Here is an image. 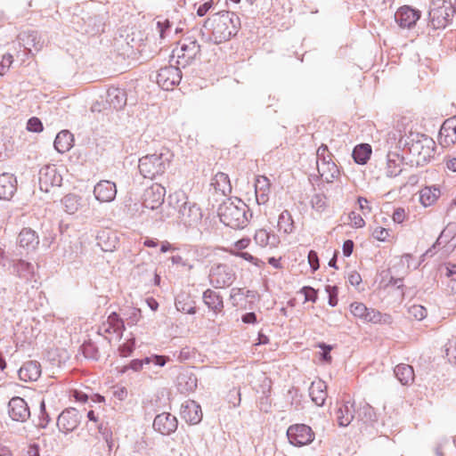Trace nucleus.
<instances>
[{"label": "nucleus", "instance_id": "obj_1", "mask_svg": "<svg viewBox=\"0 0 456 456\" xmlns=\"http://www.w3.org/2000/svg\"><path fill=\"white\" fill-rule=\"evenodd\" d=\"M204 26L210 30V39L215 44L229 41L240 28V17L229 11H223L208 18Z\"/></svg>", "mask_w": 456, "mask_h": 456}, {"label": "nucleus", "instance_id": "obj_2", "mask_svg": "<svg viewBox=\"0 0 456 456\" xmlns=\"http://www.w3.org/2000/svg\"><path fill=\"white\" fill-rule=\"evenodd\" d=\"M169 210L162 214V219L174 218L177 222L191 225L201 219L200 208L188 200V197L183 191H175L169 196Z\"/></svg>", "mask_w": 456, "mask_h": 456}, {"label": "nucleus", "instance_id": "obj_3", "mask_svg": "<svg viewBox=\"0 0 456 456\" xmlns=\"http://www.w3.org/2000/svg\"><path fill=\"white\" fill-rule=\"evenodd\" d=\"M220 221L232 229H242L248 224L247 205L241 200H227L218 208Z\"/></svg>", "mask_w": 456, "mask_h": 456}, {"label": "nucleus", "instance_id": "obj_4", "mask_svg": "<svg viewBox=\"0 0 456 456\" xmlns=\"http://www.w3.org/2000/svg\"><path fill=\"white\" fill-rule=\"evenodd\" d=\"M317 170L320 177L326 183H333L340 175L339 169L333 160L327 145H321L316 152Z\"/></svg>", "mask_w": 456, "mask_h": 456}, {"label": "nucleus", "instance_id": "obj_5", "mask_svg": "<svg viewBox=\"0 0 456 456\" xmlns=\"http://www.w3.org/2000/svg\"><path fill=\"white\" fill-rule=\"evenodd\" d=\"M349 311L354 318L363 323L381 324L388 323L391 321L390 315L384 314L374 308H369L362 302L351 303Z\"/></svg>", "mask_w": 456, "mask_h": 456}, {"label": "nucleus", "instance_id": "obj_6", "mask_svg": "<svg viewBox=\"0 0 456 456\" xmlns=\"http://www.w3.org/2000/svg\"><path fill=\"white\" fill-rule=\"evenodd\" d=\"M164 153H155L143 156L139 159V171L145 178L154 179L164 174L168 160L164 159Z\"/></svg>", "mask_w": 456, "mask_h": 456}, {"label": "nucleus", "instance_id": "obj_7", "mask_svg": "<svg viewBox=\"0 0 456 456\" xmlns=\"http://www.w3.org/2000/svg\"><path fill=\"white\" fill-rule=\"evenodd\" d=\"M411 161L417 166L428 164L435 155V142L433 140L424 137L413 142L409 147Z\"/></svg>", "mask_w": 456, "mask_h": 456}, {"label": "nucleus", "instance_id": "obj_8", "mask_svg": "<svg viewBox=\"0 0 456 456\" xmlns=\"http://www.w3.org/2000/svg\"><path fill=\"white\" fill-rule=\"evenodd\" d=\"M236 274L232 267L224 264H217L211 267L209 281L216 288H225L232 284Z\"/></svg>", "mask_w": 456, "mask_h": 456}, {"label": "nucleus", "instance_id": "obj_9", "mask_svg": "<svg viewBox=\"0 0 456 456\" xmlns=\"http://www.w3.org/2000/svg\"><path fill=\"white\" fill-rule=\"evenodd\" d=\"M200 53V45L196 39L186 38L180 47L174 51V56L177 58V63L183 67L189 65Z\"/></svg>", "mask_w": 456, "mask_h": 456}, {"label": "nucleus", "instance_id": "obj_10", "mask_svg": "<svg viewBox=\"0 0 456 456\" xmlns=\"http://www.w3.org/2000/svg\"><path fill=\"white\" fill-rule=\"evenodd\" d=\"M287 436L291 444L304 446L311 444L314 439L312 428L305 424H295L288 428Z\"/></svg>", "mask_w": 456, "mask_h": 456}, {"label": "nucleus", "instance_id": "obj_11", "mask_svg": "<svg viewBox=\"0 0 456 456\" xmlns=\"http://www.w3.org/2000/svg\"><path fill=\"white\" fill-rule=\"evenodd\" d=\"M165 196V187L154 183L145 189L142 194V206L151 210L158 209L164 203Z\"/></svg>", "mask_w": 456, "mask_h": 456}, {"label": "nucleus", "instance_id": "obj_12", "mask_svg": "<svg viewBox=\"0 0 456 456\" xmlns=\"http://www.w3.org/2000/svg\"><path fill=\"white\" fill-rule=\"evenodd\" d=\"M62 177L54 166H45L39 172V187L49 192L53 188L61 185Z\"/></svg>", "mask_w": 456, "mask_h": 456}, {"label": "nucleus", "instance_id": "obj_13", "mask_svg": "<svg viewBox=\"0 0 456 456\" xmlns=\"http://www.w3.org/2000/svg\"><path fill=\"white\" fill-rule=\"evenodd\" d=\"M452 18V6L443 4L434 7L429 12L430 24L436 29H441L447 27Z\"/></svg>", "mask_w": 456, "mask_h": 456}, {"label": "nucleus", "instance_id": "obj_14", "mask_svg": "<svg viewBox=\"0 0 456 456\" xmlns=\"http://www.w3.org/2000/svg\"><path fill=\"white\" fill-rule=\"evenodd\" d=\"M181 80V72L174 66L164 67L159 69L157 83L164 90H172Z\"/></svg>", "mask_w": 456, "mask_h": 456}, {"label": "nucleus", "instance_id": "obj_15", "mask_svg": "<svg viewBox=\"0 0 456 456\" xmlns=\"http://www.w3.org/2000/svg\"><path fill=\"white\" fill-rule=\"evenodd\" d=\"M80 418L77 409L68 408L58 417L57 426L64 433L71 432L77 428Z\"/></svg>", "mask_w": 456, "mask_h": 456}, {"label": "nucleus", "instance_id": "obj_16", "mask_svg": "<svg viewBox=\"0 0 456 456\" xmlns=\"http://www.w3.org/2000/svg\"><path fill=\"white\" fill-rule=\"evenodd\" d=\"M438 142L443 147H451L456 142V116L447 118L443 123Z\"/></svg>", "mask_w": 456, "mask_h": 456}, {"label": "nucleus", "instance_id": "obj_17", "mask_svg": "<svg viewBox=\"0 0 456 456\" xmlns=\"http://www.w3.org/2000/svg\"><path fill=\"white\" fill-rule=\"evenodd\" d=\"M177 425L176 418L168 412L157 415L153 421L154 429L165 436L175 432L177 428Z\"/></svg>", "mask_w": 456, "mask_h": 456}, {"label": "nucleus", "instance_id": "obj_18", "mask_svg": "<svg viewBox=\"0 0 456 456\" xmlns=\"http://www.w3.org/2000/svg\"><path fill=\"white\" fill-rule=\"evenodd\" d=\"M420 18V12L409 5L400 7L395 12V20L402 28H411Z\"/></svg>", "mask_w": 456, "mask_h": 456}, {"label": "nucleus", "instance_id": "obj_19", "mask_svg": "<svg viewBox=\"0 0 456 456\" xmlns=\"http://www.w3.org/2000/svg\"><path fill=\"white\" fill-rule=\"evenodd\" d=\"M9 415L16 421H24L29 417V409L21 397H13L9 402Z\"/></svg>", "mask_w": 456, "mask_h": 456}, {"label": "nucleus", "instance_id": "obj_20", "mask_svg": "<svg viewBox=\"0 0 456 456\" xmlns=\"http://www.w3.org/2000/svg\"><path fill=\"white\" fill-rule=\"evenodd\" d=\"M94 193L99 201L110 202L116 197V184L110 181H100L94 186Z\"/></svg>", "mask_w": 456, "mask_h": 456}, {"label": "nucleus", "instance_id": "obj_21", "mask_svg": "<svg viewBox=\"0 0 456 456\" xmlns=\"http://www.w3.org/2000/svg\"><path fill=\"white\" fill-rule=\"evenodd\" d=\"M17 190L16 177L9 173L0 175V200H10Z\"/></svg>", "mask_w": 456, "mask_h": 456}, {"label": "nucleus", "instance_id": "obj_22", "mask_svg": "<svg viewBox=\"0 0 456 456\" xmlns=\"http://www.w3.org/2000/svg\"><path fill=\"white\" fill-rule=\"evenodd\" d=\"M182 418L190 424H198L202 419L200 405L195 401H187L182 406Z\"/></svg>", "mask_w": 456, "mask_h": 456}, {"label": "nucleus", "instance_id": "obj_23", "mask_svg": "<svg viewBox=\"0 0 456 456\" xmlns=\"http://www.w3.org/2000/svg\"><path fill=\"white\" fill-rule=\"evenodd\" d=\"M18 245L27 251H34L39 245V237L30 228H23L18 236Z\"/></svg>", "mask_w": 456, "mask_h": 456}, {"label": "nucleus", "instance_id": "obj_24", "mask_svg": "<svg viewBox=\"0 0 456 456\" xmlns=\"http://www.w3.org/2000/svg\"><path fill=\"white\" fill-rule=\"evenodd\" d=\"M97 244L105 252L114 251L118 245V238L115 232L105 229L97 235Z\"/></svg>", "mask_w": 456, "mask_h": 456}, {"label": "nucleus", "instance_id": "obj_25", "mask_svg": "<svg viewBox=\"0 0 456 456\" xmlns=\"http://www.w3.org/2000/svg\"><path fill=\"white\" fill-rule=\"evenodd\" d=\"M202 299L204 304L214 313V314L217 315L223 312L224 301L218 292L211 289H208L204 291Z\"/></svg>", "mask_w": 456, "mask_h": 456}, {"label": "nucleus", "instance_id": "obj_26", "mask_svg": "<svg viewBox=\"0 0 456 456\" xmlns=\"http://www.w3.org/2000/svg\"><path fill=\"white\" fill-rule=\"evenodd\" d=\"M18 374L20 380L36 381L41 375V366L35 361L27 362L20 368Z\"/></svg>", "mask_w": 456, "mask_h": 456}, {"label": "nucleus", "instance_id": "obj_27", "mask_svg": "<svg viewBox=\"0 0 456 456\" xmlns=\"http://www.w3.org/2000/svg\"><path fill=\"white\" fill-rule=\"evenodd\" d=\"M254 240L261 248H276L280 244L279 237L265 229H258L254 235Z\"/></svg>", "mask_w": 456, "mask_h": 456}, {"label": "nucleus", "instance_id": "obj_28", "mask_svg": "<svg viewBox=\"0 0 456 456\" xmlns=\"http://www.w3.org/2000/svg\"><path fill=\"white\" fill-rule=\"evenodd\" d=\"M126 93L123 89L112 87L107 92V102L116 110H122L126 105Z\"/></svg>", "mask_w": 456, "mask_h": 456}, {"label": "nucleus", "instance_id": "obj_29", "mask_svg": "<svg viewBox=\"0 0 456 456\" xmlns=\"http://www.w3.org/2000/svg\"><path fill=\"white\" fill-rule=\"evenodd\" d=\"M336 419L340 427L348 426L354 419L353 404L349 402L340 403L336 411Z\"/></svg>", "mask_w": 456, "mask_h": 456}, {"label": "nucleus", "instance_id": "obj_30", "mask_svg": "<svg viewBox=\"0 0 456 456\" xmlns=\"http://www.w3.org/2000/svg\"><path fill=\"white\" fill-rule=\"evenodd\" d=\"M309 395L316 405H323L327 398L326 385L324 382L322 380L312 382L309 388Z\"/></svg>", "mask_w": 456, "mask_h": 456}, {"label": "nucleus", "instance_id": "obj_31", "mask_svg": "<svg viewBox=\"0 0 456 456\" xmlns=\"http://www.w3.org/2000/svg\"><path fill=\"white\" fill-rule=\"evenodd\" d=\"M271 183L269 179L265 175H259L256 179L255 191L256 201L258 203H265L268 200Z\"/></svg>", "mask_w": 456, "mask_h": 456}, {"label": "nucleus", "instance_id": "obj_32", "mask_svg": "<svg viewBox=\"0 0 456 456\" xmlns=\"http://www.w3.org/2000/svg\"><path fill=\"white\" fill-rule=\"evenodd\" d=\"M73 134L68 130L61 131L54 140L55 149L61 152H67L73 145Z\"/></svg>", "mask_w": 456, "mask_h": 456}, {"label": "nucleus", "instance_id": "obj_33", "mask_svg": "<svg viewBox=\"0 0 456 456\" xmlns=\"http://www.w3.org/2000/svg\"><path fill=\"white\" fill-rule=\"evenodd\" d=\"M211 184L216 191H220L223 195H226L232 191L229 176L223 172H218L215 175Z\"/></svg>", "mask_w": 456, "mask_h": 456}, {"label": "nucleus", "instance_id": "obj_34", "mask_svg": "<svg viewBox=\"0 0 456 456\" xmlns=\"http://www.w3.org/2000/svg\"><path fill=\"white\" fill-rule=\"evenodd\" d=\"M395 374L403 385H409L414 380V370L411 365L398 364L395 368Z\"/></svg>", "mask_w": 456, "mask_h": 456}, {"label": "nucleus", "instance_id": "obj_35", "mask_svg": "<svg viewBox=\"0 0 456 456\" xmlns=\"http://www.w3.org/2000/svg\"><path fill=\"white\" fill-rule=\"evenodd\" d=\"M372 150L368 143H362L354 147L353 151V158L358 164H365L370 158Z\"/></svg>", "mask_w": 456, "mask_h": 456}, {"label": "nucleus", "instance_id": "obj_36", "mask_svg": "<svg viewBox=\"0 0 456 456\" xmlns=\"http://www.w3.org/2000/svg\"><path fill=\"white\" fill-rule=\"evenodd\" d=\"M439 196V191L432 187H425L419 191V201L424 207L433 205Z\"/></svg>", "mask_w": 456, "mask_h": 456}, {"label": "nucleus", "instance_id": "obj_37", "mask_svg": "<svg viewBox=\"0 0 456 456\" xmlns=\"http://www.w3.org/2000/svg\"><path fill=\"white\" fill-rule=\"evenodd\" d=\"M65 211L69 214H75L81 207V198L75 194H68L62 200Z\"/></svg>", "mask_w": 456, "mask_h": 456}, {"label": "nucleus", "instance_id": "obj_38", "mask_svg": "<svg viewBox=\"0 0 456 456\" xmlns=\"http://www.w3.org/2000/svg\"><path fill=\"white\" fill-rule=\"evenodd\" d=\"M278 227L280 230H283L284 232L289 233L293 230V220L290 213L288 210H284L281 213L278 219Z\"/></svg>", "mask_w": 456, "mask_h": 456}, {"label": "nucleus", "instance_id": "obj_39", "mask_svg": "<svg viewBox=\"0 0 456 456\" xmlns=\"http://www.w3.org/2000/svg\"><path fill=\"white\" fill-rule=\"evenodd\" d=\"M107 325L108 327L104 329L105 333H110L111 330H113V331H117L118 330L124 328L122 319H120L118 314L116 313H112L109 315L107 319Z\"/></svg>", "mask_w": 456, "mask_h": 456}, {"label": "nucleus", "instance_id": "obj_40", "mask_svg": "<svg viewBox=\"0 0 456 456\" xmlns=\"http://www.w3.org/2000/svg\"><path fill=\"white\" fill-rule=\"evenodd\" d=\"M408 314L411 318L417 321H422L428 315L427 309L420 305H413L410 306L408 309Z\"/></svg>", "mask_w": 456, "mask_h": 456}, {"label": "nucleus", "instance_id": "obj_41", "mask_svg": "<svg viewBox=\"0 0 456 456\" xmlns=\"http://www.w3.org/2000/svg\"><path fill=\"white\" fill-rule=\"evenodd\" d=\"M232 255H234V256H240L241 258H243L244 260L251 263L252 265L257 266V267H263L265 265V262L262 261L261 259L254 256L253 255H251L250 253L248 252H235L234 250H230L229 251Z\"/></svg>", "mask_w": 456, "mask_h": 456}, {"label": "nucleus", "instance_id": "obj_42", "mask_svg": "<svg viewBox=\"0 0 456 456\" xmlns=\"http://www.w3.org/2000/svg\"><path fill=\"white\" fill-rule=\"evenodd\" d=\"M402 172L401 164L395 159H388L387 163V175L388 177H395Z\"/></svg>", "mask_w": 456, "mask_h": 456}, {"label": "nucleus", "instance_id": "obj_43", "mask_svg": "<svg viewBox=\"0 0 456 456\" xmlns=\"http://www.w3.org/2000/svg\"><path fill=\"white\" fill-rule=\"evenodd\" d=\"M371 235L379 241H387L390 238V232L388 229L378 226L373 229Z\"/></svg>", "mask_w": 456, "mask_h": 456}, {"label": "nucleus", "instance_id": "obj_44", "mask_svg": "<svg viewBox=\"0 0 456 456\" xmlns=\"http://www.w3.org/2000/svg\"><path fill=\"white\" fill-rule=\"evenodd\" d=\"M135 346V340L134 338L127 339L123 345H121L118 348L119 354L122 357L129 356Z\"/></svg>", "mask_w": 456, "mask_h": 456}, {"label": "nucleus", "instance_id": "obj_45", "mask_svg": "<svg viewBox=\"0 0 456 456\" xmlns=\"http://www.w3.org/2000/svg\"><path fill=\"white\" fill-rule=\"evenodd\" d=\"M249 293H251L250 290H247L244 289H233L231 292V299L233 301V304L235 305H240V301L242 298H245L248 297Z\"/></svg>", "mask_w": 456, "mask_h": 456}, {"label": "nucleus", "instance_id": "obj_46", "mask_svg": "<svg viewBox=\"0 0 456 456\" xmlns=\"http://www.w3.org/2000/svg\"><path fill=\"white\" fill-rule=\"evenodd\" d=\"M43 124L37 117L30 118L27 122V129L29 132L40 133L43 131Z\"/></svg>", "mask_w": 456, "mask_h": 456}, {"label": "nucleus", "instance_id": "obj_47", "mask_svg": "<svg viewBox=\"0 0 456 456\" xmlns=\"http://www.w3.org/2000/svg\"><path fill=\"white\" fill-rule=\"evenodd\" d=\"M13 62V57L10 53L4 54L0 61V75L3 76L7 73L10 67Z\"/></svg>", "mask_w": 456, "mask_h": 456}, {"label": "nucleus", "instance_id": "obj_48", "mask_svg": "<svg viewBox=\"0 0 456 456\" xmlns=\"http://www.w3.org/2000/svg\"><path fill=\"white\" fill-rule=\"evenodd\" d=\"M317 346L322 350V353L320 354L321 361L328 363L331 362L332 357L330 355V351L332 350V346L323 343L318 344Z\"/></svg>", "mask_w": 456, "mask_h": 456}, {"label": "nucleus", "instance_id": "obj_49", "mask_svg": "<svg viewBox=\"0 0 456 456\" xmlns=\"http://www.w3.org/2000/svg\"><path fill=\"white\" fill-rule=\"evenodd\" d=\"M300 293L304 295L305 301H311L314 303L317 300V290L312 287H303L300 290Z\"/></svg>", "mask_w": 456, "mask_h": 456}, {"label": "nucleus", "instance_id": "obj_50", "mask_svg": "<svg viewBox=\"0 0 456 456\" xmlns=\"http://www.w3.org/2000/svg\"><path fill=\"white\" fill-rule=\"evenodd\" d=\"M175 306L178 311H181L183 313H186V314H190L196 313L195 306L192 305V304H190L188 305L186 304H183L181 297H178L176 299Z\"/></svg>", "mask_w": 456, "mask_h": 456}, {"label": "nucleus", "instance_id": "obj_51", "mask_svg": "<svg viewBox=\"0 0 456 456\" xmlns=\"http://www.w3.org/2000/svg\"><path fill=\"white\" fill-rule=\"evenodd\" d=\"M349 219H350L351 224L354 228H362L365 225L364 219L362 217L361 215H359L355 212H351L349 214Z\"/></svg>", "mask_w": 456, "mask_h": 456}, {"label": "nucleus", "instance_id": "obj_52", "mask_svg": "<svg viewBox=\"0 0 456 456\" xmlns=\"http://www.w3.org/2000/svg\"><path fill=\"white\" fill-rule=\"evenodd\" d=\"M406 217H407V214H406L405 210L402 208H396L394 211L393 216H392L393 221L397 224H402L403 222H404Z\"/></svg>", "mask_w": 456, "mask_h": 456}, {"label": "nucleus", "instance_id": "obj_53", "mask_svg": "<svg viewBox=\"0 0 456 456\" xmlns=\"http://www.w3.org/2000/svg\"><path fill=\"white\" fill-rule=\"evenodd\" d=\"M308 263L314 272L319 269V257L314 250H311L308 254Z\"/></svg>", "mask_w": 456, "mask_h": 456}, {"label": "nucleus", "instance_id": "obj_54", "mask_svg": "<svg viewBox=\"0 0 456 456\" xmlns=\"http://www.w3.org/2000/svg\"><path fill=\"white\" fill-rule=\"evenodd\" d=\"M250 244V239L248 238H243L239 240H237L233 244V248L232 250H234L235 252H242L244 248H247Z\"/></svg>", "mask_w": 456, "mask_h": 456}, {"label": "nucleus", "instance_id": "obj_55", "mask_svg": "<svg viewBox=\"0 0 456 456\" xmlns=\"http://www.w3.org/2000/svg\"><path fill=\"white\" fill-rule=\"evenodd\" d=\"M214 6V1L213 0H209V1H207L205 2L204 4H200L197 10V14L200 16V17H202L204 16L205 14H207V12L211 10Z\"/></svg>", "mask_w": 456, "mask_h": 456}, {"label": "nucleus", "instance_id": "obj_56", "mask_svg": "<svg viewBox=\"0 0 456 456\" xmlns=\"http://www.w3.org/2000/svg\"><path fill=\"white\" fill-rule=\"evenodd\" d=\"M359 208L362 210L363 215L370 214L371 212V207L369 204V201L367 199L363 197H359L358 200Z\"/></svg>", "mask_w": 456, "mask_h": 456}, {"label": "nucleus", "instance_id": "obj_57", "mask_svg": "<svg viewBox=\"0 0 456 456\" xmlns=\"http://www.w3.org/2000/svg\"><path fill=\"white\" fill-rule=\"evenodd\" d=\"M157 27L159 31L160 37H164L165 31L170 28V22L167 19H159Z\"/></svg>", "mask_w": 456, "mask_h": 456}, {"label": "nucleus", "instance_id": "obj_58", "mask_svg": "<svg viewBox=\"0 0 456 456\" xmlns=\"http://www.w3.org/2000/svg\"><path fill=\"white\" fill-rule=\"evenodd\" d=\"M348 282L353 286H358L362 282V277L356 271H353L348 274Z\"/></svg>", "mask_w": 456, "mask_h": 456}, {"label": "nucleus", "instance_id": "obj_59", "mask_svg": "<svg viewBox=\"0 0 456 456\" xmlns=\"http://www.w3.org/2000/svg\"><path fill=\"white\" fill-rule=\"evenodd\" d=\"M354 241L347 240L343 243L342 251L345 256H350L354 250Z\"/></svg>", "mask_w": 456, "mask_h": 456}, {"label": "nucleus", "instance_id": "obj_60", "mask_svg": "<svg viewBox=\"0 0 456 456\" xmlns=\"http://www.w3.org/2000/svg\"><path fill=\"white\" fill-rule=\"evenodd\" d=\"M446 355L449 357L450 361L454 362L456 363V343L453 345H450L446 348Z\"/></svg>", "mask_w": 456, "mask_h": 456}, {"label": "nucleus", "instance_id": "obj_61", "mask_svg": "<svg viewBox=\"0 0 456 456\" xmlns=\"http://www.w3.org/2000/svg\"><path fill=\"white\" fill-rule=\"evenodd\" d=\"M242 322L248 324H254L256 322V316L254 313H247L242 316Z\"/></svg>", "mask_w": 456, "mask_h": 456}, {"label": "nucleus", "instance_id": "obj_62", "mask_svg": "<svg viewBox=\"0 0 456 456\" xmlns=\"http://www.w3.org/2000/svg\"><path fill=\"white\" fill-rule=\"evenodd\" d=\"M169 361V358L164 355H153V361L152 363L159 365V366H164L167 362Z\"/></svg>", "mask_w": 456, "mask_h": 456}, {"label": "nucleus", "instance_id": "obj_63", "mask_svg": "<svg viewBox=\"0 0 456 456\" xmlns=\"http://www.w3.org/2000/svg\"><path fill=\"white\" fill-rule=\"evenodd\" d=\"M142 366H143V362L142 360H133L130 362L129 363V368L135 370V371H139L142 369Z\"/></svg>", "mask_w": 456, "mask_h": 456}, {"label": "nucleus", "instance_id": "obj_64", "mask_svg": "<svg viewBox=\"0 0 456 456\" xmlns=\"http://www.w3.org/2000/svg\"><path fill=\"white\" fill-rule=\"evenodd\" d=\"M446 167L452 171L456 172V158H449L446 159Z\"/></svg>", "mask_w": 456, "mask_h": 456}]
</instances>
